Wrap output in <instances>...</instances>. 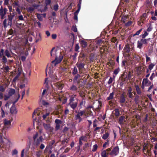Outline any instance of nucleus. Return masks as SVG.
Returning a JSON list of instances; mask_svg holds the SVG:
<instances>
[{
  "instance_id": "nucleus-45",
  "label": "nucleus",
  "mask_w": 157,
  "mask_h": 157,
  "mask_svg": "<svg viewBox=\"0 0 157 157\" xmlns=\"http://www.w3.org/2000/svg\"><path fill=\"white\" fill-rule=\"evenodd\" d=\"M134 95H136L135 98V101L136 102L138 101L140 96L138 95H136V93L135 92L134 93Z\"/></svg>"
},
{
  "instance_id": "nucleus-61",
  "label": "nucleus",
  "mask_w": 157,
  "mask_h": 157,
  "mask_svg": "<svg viewBox=\"0 0 157 157\" xmlns=\"http://www.w3.org/2000/svg\"><path fill=\"white\" fill-rule=\"evenodd\" d=\"M113 81V78L111 77H110L108 81V83L109 84H110Z\"/></svg>"
},
{
  "instance_id": "nucleus-50",
  "label": "nucleus",
  "mask_w": 157,
  "mask_h": 157,
  "mask_svg": "<svg viewBox=\"0 0 157 157\" xmlns=\"http://www.w3.org/2000/svg\"><path fill=\"white\" fill-rule=\"evenodd\" d=\"M155 74L154 73H152L150 77V80L152 81L153 78L155 77Z\"/></svg>"
},
{
  "instance_id": "nucleus-7",
  "label": "nucleus",
  "mask_w": 157,
  "mask_h": 157,
  "mask_svg": "<svg viewBox=\"0 0 157 157\" xmlns=\"http://www.w3.org/2000/svg\"><path fill=\"white\" fill-rule=\"evenodd\" d=\"M7 11V10L6 8H4L3 9H0V16L2 19L5 18Z\"/></svg>"
},
{
  "instance_id": "nucleus-53",
  "label": "nucleus",
  "mask_w": 157,
  "mask_h": 157,
  "mask_svg": "<svg viewBox=\"0 0 157 157\" xmlns=\"http://www.w3.org/2000/svg\"><path fill=\"white\" fill-rule=\"evenodd\" d=\"M10 69V68L9 67V66H7L4 67V70L5 71V72H9Z\"/></svg>"
},
{
  "instance_id": "nucleus-41",
  "label": "nucleus",
  "mask_w": 157,
  "mask_h": 157,
  "mask_svg": "<svg viewBox=\"0 0 157 157\" xmlns=\"http://www.w3.org/2000/svg\"><path fill=\"white\" fill-rule=\"evenodd\" d=\"M43 14H38L37 15V17L39 19V20L40 21H42V15H43Z\"/></svg>"
},
{
  "instance_id": "nucleus-46",
  "label": "nucleus",
  "mask_w": 157,
  "mask_h": 157,
  "mask_svg": "<svg viewBox=\"0 0 157 157\" xmlns=\"http://www.w3.org/2000/svg\"><path fill=\"white\" fill-rule=\"evenodd\" d=\"M34 8L32 7H29L27 10L28 11L31 13H32L34 11Z\"/></svg>"
},
{
  "instance_id": "nucleus-14",
  "label": "nucleus",
  "mask_w": 157,
  "mask_h": 157,
  "mask_svg": "<svg viewBox=\"0 0 157 157\" xmlns=\"http://www.w3.org/2000/svg\"><path fill=\"white\" fill-rule=\"evenodd\" d=\"M82 0H79V2L77 5V6L78 7V10L74 13V14H75L78 15V14L81 7V5L82 3Z\"/></svg>"
},
{
  "instance_id": "nucleus-34",
  "label": "nucleus",
  "mask_w": 157,
  "mask_h": 157,
  "mask_svg": "<svg viewBox=\"0 0 157 157\" xmlns=\"http://www.w3.org/2000/svg\"><path fill=\"white\" fill-rule=\"evenodd\" d=\"M80 44H81L82 46L85 47L87 45V42L84 40H81L80 42Z\"/></svg>"
},
{
  "instance_id": "nucleus-36",
  "label": "nucleus",
  "mask_w": 157,
  "mask_h": 157,
  "mask_svg": "<svg viewBox=\"0 0 157 157\" xmlns=\"http://www.w3.org/2000/svg\"><path fill=\"white\" fill-rule=\"evenodd\" d=\"M11 121L10 120L5 119L4 121V123L5 125H10L11 124Z\"/></svg>"
},
{
  "instance_id": "nucleus-57",
  "label": "nucleus",
  "mask_w": 157,
  "mask_h": 157,
  "mask_svg": "<svg viewBox=\"0 0 157 157\" xmlns=\"http://www.w3.org/2000/svg\"><path fill=\"white\" fill-rule=\"evenodd\" d=\"M132 23V22L131 21H129L125 24V25L127 26H128L131 25Z\"/></svg>"
},
{
  "instance_id": "nucleus-10",
  "label": "nucleus",
  "mask_w": 157,
  "mask_h": 157,
  "mask_svg": "<svg viewBox=\"0 0 157 157\" xmlns=\"http://www.w3.org/2000/svg\"><path fill=\"white\" fill-rule=\"evenodd\" d=\"M15 15L13 13L10 14V15H8L9 21L8 22V25L11 26L12 25V20Z\"/></svg>"
},
{
  "instance_id": "nucleus-49",
  "label": "nucleus",
  "mask_w": 157,
  "mask_h": 157,
  "mask_svg": "<svg viewBox=\"0 0 157 157\" xmlns=\"http://www.w3.org/2000/svg\"><path fill=\"white\" fill-rule=\"evenodd\" d=\"M142 30V29H141L137 31L136 33L134 34L133 35V36H135L136 35H139V34H140V32H141Z\"/></svg>"
},
{
  "instance_id": "nucleus-1",
  "label": "nucleus",
  "mask_w": 157,
  "mask_h": 157,
  "mask_svg": "<svg viewBox=\"0 0 157 157\" xmlns=\"http://www.w3.org/2000/svg\"><path fill=\"white\" fill-rule=\"evenodd\" d=\"M55 49V48H53L51 50V56H55L56 58L54 60L52 61V66L49 67L48 73L52 80L56 82L58 80V78L59 76L58 67H55L59 63V59L58 58L59 48L58 47L57 48L53 53V51Z\"/></svg>"
},
{
  "instance_id": "nucleus-9",
  "label": "nucleus",
  "mask_w": 157,
  "mask_h": 157,
  "mask_svg": "<svg viewBox=\"0 0 157 157\" xmlns=\"http://www.w3.org/2000/svg\"><path fill=\"white\" fill-rule=\"evenodd\" d=\"M59 102L62 101V104H64L67 102V98L66 97H65L63 94L61 95H61L59 94Z\"/></svg>"
},
{
  "instance_id": "nucleus-51",
  "label": "nucleus",
  "mask_w": 157,
  "mask_h": 157,
  "mask_svg": "<svg viewBox=\"0 0 157 157\" xmlns=\"http://www.w3.org/2000/svg\"><path fill=\"white\" fill-rule=\"evenodd\" d=\"M17 153L18 151L16 149H14L12 151V155H13L17 154Z\"/></svg>"
},
{
  "instance_id": "nucleus-22",
  "label": "nucleus",
  "mask_w": 157,
  "mask_h": 157,
  "mask_svg": "<svg viewBox=\"0 0 157 157\" xmlns=\"http://www.w3.org/2000/svg\"><path fill=\"white\" fill-rule=\"evenodd\" d=\"M132 89L131 87H129V89L128 90V97L131 98H132V97L133 96V94H132Z\"/></svg>"
},
{
  "instance_id": "nucleus-8",
  "label": "nucleus",
  "mask_w": 157,
  "mask_h": 157,
  "mask_svg": "<svg viewBox=\"0 0 157 157\" xmlns=\"http://www.w3.org/2000/svg\"><path fill=\"white\" fill-rule=\"evenodd\" d=\"M79 111H76L75 112L77 113V114L75 115V117H81L85 113V110H79Z\"/></svg>"
},
{
  "instance_id": "nucleus-38",
  "label": "nucleus",
  "mask_w": 157,
  "mask_h": 157,
  "mask_svg": "<svg viewBox=\"0 0 157 157\" xmlns=\"http://www.w3.org/2000/svg\"><path fill=\"white\" fill-rule=\"evenodd\" d=\"M132 76V75L131 74V72L130 71H129L128 76L126 77V78H127V80H129L131 78Z\"/></svg>"
},
{
  "instance_id": "nucleus-59",
  "label": "nucleus",
  "mask_w": 157,
  "mask_h": 157,
  "mask_svg": "<svg viewBox=\"0 0 157 157\" xmlns=\"http://www.w3.org/2000/svg\"><path fill=\"white\" fill-rule=\"evenodd\" d=\"M10 0H4V4L5 5H8Z\"/></svg>"
},
{
  "instance_id": "nucleus-58",
  "label": "nucleus",
  "mask_w": 157,
  "mask_h": 157,
  "mask_svg": "<svg viewBox=\"0 0 157 157\" xmlns=\"http://www.w3.org/2000/svg\"><path fill=\"white\" fill-rule=\"evenodd\" d=\"M79 47L78 45V44H76L75 45V51H78V50L79 49Z\"/></svg>"
},
{
  "instance_id": "nucleus-26",
  "label": "nucleus",
  "mask_w": 157,
  "mask_h": 157,
  "mask_svg": "<svg viewBox=\"0 0 157 157\" xmlns=\"http://www.w3.org/2000/svg\"><path fill=\"white\" fill-rule=\"evenodd\" d=\"M15 90L14 89H11L9 90V91L8 93V95L11 96L13 95L15 93Z\"/></svg>"
},
{
  "instance_id": "nucleus-12",
  "label": "nucleus",
  "mask_w": 157,
  "mask_h": 157,
  "mask_svg": "<svg viewBox=\"0 0 157 157\" xmlns=\"http://www.w3.org/2000/svg\"><path fill=\"white\" fill-rule=\"evenodd\" d=\"M126 118L124 116H121L119 118L118 122L120 124L122 125L124 122V121H125Z\"/></svg>"
},
{
  "instance_id": "nucleus-18",
  "label": "nucleus",
  "mask_w": 157,
  "mask_h": 157,
  "mask_svg": "<svg viewBox=\"0 0 157 157\" xmlns=\"http://www.w3.org/2000/svg\"><path fill=\"white\" fill-rule=\"evenodd\" d=\"M135 87L137 94L139 95H141L142 91L139 86L138 85H136Z\"/></svg>"
},
{
  "instance_id": "nucleus-30",
  "label": "nucleus",
  "mask_w": 157,
  "mask_h": 157,
  "mask_svg": "<svg viewBox=\"0 0 157 157\" xmlns=\"http://www.w3.org/2000/svg\"><path fill=\"white\" fill-rule=\"evenodd\" d=\"M55 123L56 124V130H58L59 129V120L56 119L55 120Z\"/></svg>"
},
{
  "instance_id": "nucleus-3",
  "label": "nucleus",
  "mask_w": 157,
  "mask_h": 157,
  "mask_svg": "<svg viewBox=\"0 0 157 157\" xmlns=\"http://www.w3.org/2000/svg\"><path fill=\"white\" fill-rule=\"evenodd\" d=\"M85 64L84 63L82 62H78L76 64V65L78 68V71L80 74H81L82 73V70L84 68Z\"/></svg>"
},
{
  "instance_id": "nucleus-55",
  "label": "nucleus",
  "mask_w": 157,
  "mask_h": 157,
  "mask_svg": "<svg viewBox=\"0 0 157 157\" xmlns=\"http://www.w3.org/2000/svg\"><path fill=\"white\" fill-rule=\"evenodd\" d=\"M75 120H78V122L80 123L82 121V118L81 117H75Z\"/></svg>"
},
{
  "instance_id": "nucleus-19",
  "label": "nucleus",
  "mask_w": 157,
  "mask_h": 157,
  "mask_svg": "<svg viewBox=\"0 0 157 157\" xmlns=\"http://www.w3.org/2000/svg\"><path fill=\"white\" fill-rule=\"evenodd\" d=\"M86 103V101L85 99H84L83 98H82V101L80 102L79 103V105L78 107H79V110H80L82 108V105H84Z\"/></svg>"
},
{
  "instance_id": "nucleus-62",
  "label": "nucleus",
  "mask_w": 157,
  "mask_h": 157,
  "mask_svg": "<svg viewBox=\"0 0 157 157\" xmlns=\"http://www.w3.org/2000/svg\"><path fill=\"white\" fill-rule=\"evenodd\" d=\"M69 141V138H65L63 140V141L62 142V144H63L65 142H67L68 141Z\"/></svg>"
},
{
  "instance_id": "nucleus-4",
  "label": "nucleus",
  "mask_w": 157,
  "mask_h": 157,
  "mask_svg": "<svg viewBox=\"0 0 157 157\" xmlns=\"http://www.w3.org/2000/svg\"><path fill=\"white\" fill-rule=\"evenodd\" d=\"M42 137L41 136H40L37 139L34 140L33 145L34 148L37 147L39 144L42 142Z\"/></svg>"
},
{
  "instance_id": "nucleus-37",
  "label": "nucleus",
  "mask_w": 157,
  "mask_h": 157,
  "mask_svg": "<svg viewBox=\"0 0 157 157\" xmlns=\"http://www.w3.org/2000/svg\"><path fill=\"white\" fill-rule=\"evenodd\" d=\"M140 40L143 44L147 45V42L146 41V39L142 38V39Z\"/></svg>"
},
{
  "instance_id": "nucleus-48",
  "label": "nucleus",
  "mask_w": 157,
  "mask_h": 157,
  "mask_svg": "<svg viewBox=\"0 0 157 157\" xmlns=\"http://www.w3.org/2000/svg\"><path fill=\"white\" fill-rule=\"evenodd\" d=\"M148 34V33L147 32L145 31L144 33L141 35V37L142 38H145Z\"/></svg>"
},
{
  "instance_id": "nucleus-24",
  "label": "nucleus",
  "mask_w": 157,
  "mask_h": 157,
  "mask_svg": "<svg viewBox=\"0 0 157 157\" xmlns=\"http://www.w3.org/2000/svg\"><path fill=\"white\" fill-rule=\"evenodd\" d=\"M143 44L141 40H138L137 43V47L140 49H141L142 47Z\"/></svg>"
},
{
  "instance_id": "nucleus-60",
  "label": "nucleus",
  "mask_w": 157,
  "mask_h": 157,
  "mask_svg": "<svg viewBox=\"0 0 157 157\" xmlns=\"http://www.w3.org/2000/svg\"><path fill=\"white\" fill-rule=\"evenodd\" d=\"M49 113H47L46 114H44L43 116V119H45L46 117L49 115Z\"/></svg>"
},
{
  "instance_id": "nucleus-27",
  "label": "nucleus",
  "mask_w": 157,
  "mask_h": 157,
  "mask_svg": "<svg viewBox=\"0 0 157 157\" xmlns=\"http://www.w3.org/2000/svg\"><path fill=\"white\" fill-rule=\"evenodd\" d=\"M78 71L77 68L75 66L74 67L72 72V75H75L78 74Z\"/></svg>"
},
{
  "instance_id": "nucleus-44",
  "label": "nucleus",
  "mask_w": 157,
  "mask_h": 157,
  "mask_svg": "<svg viewBox=\"0 0 157 157\" xmlns=\"http://www.w3.org/2000/svg\"><path fill=\"white\" fill-rule=\"evenodd\" d=\"M38 136V132H36V133L33 136V140L37 139Z\"/></svg>"
},
{
  "instance_id": "nucleus-21",
  "label": "nucleus",
  "mask_w": 157,
  "mask_h": 157,
  "mask_svg": "<svg viewBox=\"0 0 157 157\" xmlns=\"http://www.w3.org/2000/svg\"><path fill=\"white\" fill-rule=\"evenodd\" d=\"M114 111L115 112V116L117 117H118L120 115V113L119 111V109L117 108L115 109L114 110Z\"/></svg>"
},
{
  "instance_id": "nucleus-64",
  "label": "nucleus",
  "mask_w": 157,
  "mask_h": 157,
  "mask_svg": "<svg viewBox=\"0 0 157 157\" xmlns=\"http://www.w3.org/2000/svg\"><path fill=\"white\" fill-rule=\"evenodd\" d=\"M119 72V70L118 69H115L114 71H113V73L115 75H117L118 74Z\"/></svg>"
},
{
  "instance_id": "nucleus-39",
  "label": "nucleus",
  "mask_w": 157,
  "mask_h": 157,
  "mask_svg": "<svg viewBox=\"0 0 157 157\" xmlns=\"http://www.w3.org/2000/svg\"><path fill=\"white\" fill-rule=\"evenodd\" d=\"M42 153V151H36V155L37 157H40V156Z\"/></svg>"
},
{
  "instance_id": "nucleus-2",
  "label": "nucleus",
  "mask_w": 157,
  "mask_h": 157,
  "mask_svg": "<svg viewBox=\"0 0 157 157\" xmlns=\"http://www.w3.org/2000/svg\"><path fill=\"white\" fill-rule=\"evenodd\" d=\"M68 105L73 109L77 107L78 105V99L76 97V95L73 94L70 96Z\"/></svg>"
},
{
  "instance_id": "nucleus-35",
  "label": "nucleus",
  "mask_w": 157,
  "mask_h": 157,
  "mask_svg": "<svg viewBox=\"0 0 157 157\" xmlns=\"http://www.w3.org/2000/svg\"><path fill=\"white\" fill-rule=\"evenodd\" d=\"M112 42H113L114 43H116V46H117V44L118 42V41H117V39L115 37H113L111 39Z\"/></svg>"
},
{
  "instance_id": "nucleus-17",
  "label": "nucleus",
  "mask_w": 157,
  "mask_h": 157,
  "mask_svg": "<svg viewBox=\"0 0 157 157\" xmlns=\"http://www.w3.org/2000/svg\"><path fill=\"white\" fill-rule=\"evenodd\" d=\"M81 77V75L79 74H77L75 75L74 76V78L73 79V82H77V80H79Z\"/></svg>"
},
{
  "instance_id": "nucleus-15",
  "label": "nucleus",
  "mask_w": 157,
  "mask_h": 157,
  "mask_svg": "<svg viewBox=\"0 0 157 157\" xmlns=\"http://www.w3.org/2000/svg\"><path fill=\"white\" fill-rule=\"evenodd\" d=\"M11 113L13 114H16L17 112L16 107L14 105H13L10 109Z\"/></svg>"
},
{
  "instance_id": "nucleus-47",
  "label": "nucleus",
  "mask_w": 157,
  "mask_h": 157,
  "mask_svg": "<svg viewBox=\"0 0 157 157\" xmlns=\"http://www.w3.org/2000/svg\"><path fill=\"white\" fill-rule=\"evenodd\" d=\"M98 102L99 103V105H98V107L97 108V109H98V110H99L101 109V105H102V102L101 101H98Z\"/></svg>"
},
{
  "instance_id": "nucleus-25",
  "label": "nucleus",
  "mask_w": 157,
  "mask_h": 157,
  "mask_svg": "<svg viewBox=\"0 0 157 157\" xmlns=\"http://www.w3.org/2000/svg\"><path fill=\"white\" fill-rule=\"evenodd\" d=\"M12 5L13 8H15L16 9L17 8V7H18L19 6V2L18 1L17 2H14L12 3Z\"/></svg>"
},
{
  "instance_id": "nucleus-11",
  "label": "nucleus",
  "mask_w": 157,
  "mask_h": 157,
  "mask_svg": "<svg viewBox=\"0 0 157 157\" xmlns=\"http://www.w3.org/2000/svg\"><path fill=\"white\" fill-rule=\"evenodd\" d=\"M125 97L124 95V93H122L120 98L119 102L121 103H123L125 101Z\"/></svg>"
},
{
  "instance_id": "nucleus-20",
  "label": "nucleus",
  "mask_w": 157,
  "mask_h": 157,
  "mask_svg": "<svg viewBox=\"0 0 157 157\" xmlns=\"http://www.w3.org/2000/svg\"><path fill=\"white\" fill-rule=\"evenodd\" d=\"M53 88H54L55 91H57L59 90V85L58 82H56L53 84L52 86Z\"/></svg>"
},
{
  "instance_id": "nucleus-13",
  "label": "nucleus",
  "mask_w": 157,
  "mask_h": 157,
  "mask_svg": "<svg viewBox=\"0 0 157 157\" xmlns=\"http://www.w3.org/2000/svg\"><path fill=\"white\" fill-rule=\"evenodd\" d=\"M143 81H144V83H145L146 86H148L151 85L152 83L151 82L149 81L147 78H144Z\"/></svg>"
},
{
  "instance_id": "nucleus-54",
  "label": "nucleus",
  "mask_w": 157,
  "mask_h": 157,
  "mask_svg": "<svg viewBox=\"0 0 157 157\" xmlns=\"http://www.w3.org/2000/svg\"><path fill=\"white\" fill-rule=\"evenodd\" d=\"M20 15L18 16L19 20L21 21H23L24 20V19L23 16L21 14Z\"/></svg>"
},
{
  "instance_id": "nucleus-31",
  "label": "nucleus",
  "mask_w": 157,
  "mask_h": 157,
  "mask_svg": "<svg viewBox=\"0 0 157 157\" xmlns=\"http://www.w3.org/2000/svg\"><path fill=\"white\" fill-rule=\"evenodd\" d=\"M155 64L156 63H153L150 64L148 66V69H149L150 71H151L153 68L154 67L155 65Z\"/></svg>"
},
{
  "instance_id": "nucleus-56",
  "label": "nucleus",
  "mask_w": 157,
  "mask_h": 157,
  "mask_svg": "<svg viewBox=\"0 0 157 157\" xmlns=\"http://www.w3.org/2000/svg\"><path fill=\"white\" fill-rule=\"evenodd\" d=\"M4 50L3 49H2L0 50V57H1L3 56L4 53Z\"/></svg>"
},
{
  "instance_id": "nucleus-6",
  "label": "nucleus",
  "mask_w": 157,
  "mask_h": 157,
  "mask_svg": "<svg viewBox=\"0 0 157 157\" xmlns=\"http://www.w3.org/2000/svg\"><path fill=\"white\" fill-rule=\"evenodd\" d=\"M43 125L44 128L46 131L50 132H53L54 128L51 126L50 124H47L45 123H43Z\"/></svg>"
},
{
  "instance_id": "nucleus-33",
  "label": "nucleus",
  "mask_w": 157,
  "mask_h": 157,
  "mask_svg": "<svg viewBox=\"0 0 157 157\" xmlns=\"http://www.w3.org/2000/svg\"><path fill=\"white\" fill-rule=\"evenodd\" d=\"M51 83V81L48 80V78H45L44 84H46V86L48 87V85L49 84Z\"/></svg>"
},
{
  "instance_id": "nucleus-32",
  "label": "nucleus",
  "mask_w": 157,
  "mask_h": 157,
  "mask_svg": "<svg viewBox=\"0 0 157 157\" xmlns=\"http://www.w3.org/2000/svg\"><path fill=\"white\" fill-rule=\"evenodd\" d=\"M109 134L108 132H106L105 134L103 135L102 138L104 140H106L108 137Z\"/></svg>"
},
{
  "instance_id": "nucleus-28",
  "label": "nucleus",
  "mask_w": 157,
  "mask_h": 157,
  "mask_svg": "<svg viewBox=\"0 0 157 157\" xmlns=\"http://www.w3.org/2000/svg\"><path fill=\"white\" fill-rule=\"evenodd\" d=\"M4 54L6 56H7L8 58H10L11 57V54L10 52L8 50H6L5 52H4Z\"/></svg>"
},
{
  "instance_id": "nucleus-40",
  "label": "nucleus",
  "mask_w": 157,
  "mask_h": 157,
  "mask_svg": "<svg viewBox=\"0 0 157 157\" xmlns=\"http://www.w3.org/2000/svg\"><path fill=\"white\" fill-rule=\"evenodd\" d=\"M7 20L6 19H5L3 21V25L5 28H6L9 25H8V23H7Z\"/></svg>"
},
{
  "instance_id": "nucleus-29",
  "label": "nucleus",
  "mask_w": 157,
  "mask_h": 157,
  "mask_svg": "<svg viewBox=\"0 0 157 157\" xmlns=\"http://www.w3.org/2000/svg\"><path fill=\"white\" fill-rule=\"evenodd\" d=\"M70 90L73 91H76L77 90V87L74 84L72 85L70 87Z\"/></svg>"
},
{
  "instance_id": "nucleus-23",
  "label": "nucleus",
  "mask_w": 157,
  "mask_h": 157,
  "mask_svg": "<svg viewBox=\"0 0 157 157\" xmlns=\"http://www.w3.org/2000/svg\"><path fill=\"white\" fill-rule=\"evenodd\" d=\"M114 95V93L113 92H112V93H111L109 94V97H108L107 98L106 100H111L113 98Z\"/></svg>"
},
{
  "instance_id": "nucleus-52",
  "label": "nucleus",
  "mask_w": 157,
  "mask_h": 157,
  "mask_svg": "<svg viewBox=\"0 0 157 157\" xmlns=\"http://www.w3.org/2000/svg\"><path fill=\"white\" fill-rule=\"evenodd\" d=\"M71 29L72 31L75 32H76L77 31L76 27L74 26H73L72 27Z\"/></svg>"
},
{
  "instance_id": "nucleus-63",
  "label": "nucleus",
  "mask_w": 157,
  "mask_h": 157,
  "mask_svg": "<svg viewBox=\"0 0 157 157\" xmlns=\"http://www.w3.org/2000/svg\"><path fill=\"white\" fill-rule=\"evenodd\" d=\"M94 54L91 53L90 54V61L93 60V57H94Z\"/></svg>"
},
{
  "instance_id": "nucleus-5",
  "label": "nucleus",
  "mask_w": 157,
  "mask_h": 157,
  "mask_svg": "<svg viewBox=\"0 0 157 157\" xmlns=\"http://www.w3.org/2000/svg\"><path fill=\"white\" fill-rule=\"evenodd\" d=\"M119 149L118 146H117L114 147L111 152H109V155L113 156H116L119 153Z\"/></svg>"
},
{
  "instance_id": "nucleus-16",
  "label": "nucleus",
  "mask_w": 157,
  "mask_h": 157,
  "mask_svg": "<svg viewBox=\"0 0 157 157\" xmlns=\"http://www.w3.org/2000/svg\"><path fill=\"white\" fill-rule=\"evenodd\" d=\"M109 155V152H107L106 151L104 150L101 153L102 157H108Z\"/></svg>"
},
{
  "instance_id": "nucleus-42",
  "label": "nucleus",
  "mask_w": 157,
  "mask_h": 157,
  "mask_svg": "<svg viewBox=\"0 0 157 157\" xmlns=\"http://www.w3.org/2000/svg\"><path fill=\"white\" fill-rule=\"evenodd\" d=\"M98 146L97 144H94L93 146V148L92 149V151L93 152L96 151L98 148Z\"/></svg>"
},
{
  "instance_id": "nucleus-43",
  "label": "nucleus",
  "mask_w": 157,
  "mask_h": 157,
  "mask_svg": "<svg viewBox=\"0 0 157 157\" xmlns=\"http://www.w3.org/2000/svg\"><path fill=\"white\" fill-rule=\"evenodd\" d=\"M2 57V60L3 62L6 63L7 62V59L5 56H3Z\"/></svg>"
}]
</instances>
